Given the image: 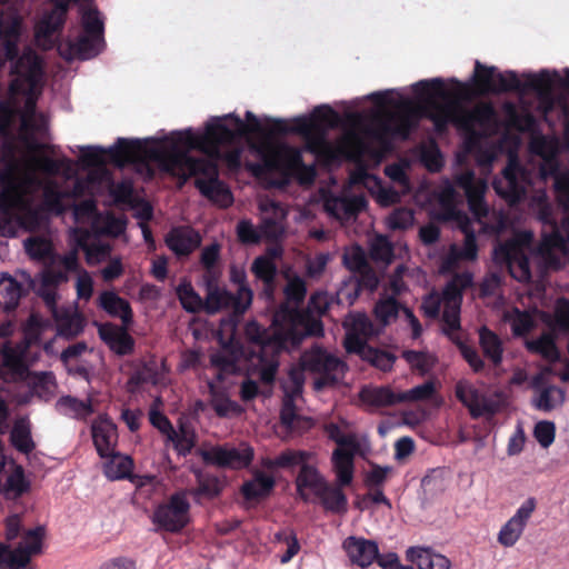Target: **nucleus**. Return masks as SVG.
Instances as JSON below:
<instances>
[{"mask_svg": "<svg viewBox=\"0 0 569 569\" xmlns=\"http://www.w3.org/2000/svg\"><path fill=\"white\" fill-rule=\"evenodd\" d=\"M327 437L338 445V448L358 451L359 442L353 433L346 435L335 422H329L323 427Z\"/></svg>", "mask_w": 569, "mask_h": 569, "instance_id": "bf43d9fd", "label": "nucleus"}, {"mask_svg": "<svg viewBox=\"0 0 569 569\" xmlns=\"http://www.w3.org/2000/svg\"><path fill=\"white\" fill-rule=\"evenodd\" d=\"M200 233L189 226L173 227L166 236L167 247L177 257H188L201 244Z\"/></svg>", "mask_w": 569, "mask_h": 569, "instance_id": "393cba45", "label": "nucleus"}, {"mask_svg": "<svg viewBox=\"0 0 569 569\" xmlns=\"http://www.w3.org/2000/svg\"><path fill=\"white\" fill-rule=\"evenodd\" d=\"M26 252L31 259L44 261L53 256V247L51 240L44 237H30L24 241Z\"/></svg>", "mask_w": 569, "mask_h": 569, "instance_id": "5fc2aeb1", "label": "nucleus"}, {"mask_svg": "<svg viewBox=\"0 0 569 569\" xmlns=\"http://www.w3.org/2000/svg\"><path fill=\"white\" fill-rule=\"evenodd\" d=\"M315 457L316 455L312 451L287 449L276 456V465H278V469L299 467L300 470L303 463L311 461Z\"/></svg>", "mask_w": 569, "mask_h": 569, "instance_id": "3c124183", "label": "nucleus"}, {"mask_svg": "<svg viewBox=\"0 0 569 569\" xmlns=\"http://www.w3.org/2000/svg\"><path fill=\"white\" fill-rule=\"evenodd\" d=\"M230 280L238 286V290L233 295L238 298V301L241 302V305H239V311L246 312L251 306L253 298V292L247 283L246 272L232 268L230 271Z\"/></svg>", "mask_w": 569, "mask_h": 569, "instance_id": "603ef678", "label": "nucleus"}, {"mask_svg": "<svg viewBox=\"0 0 569 569\" xmlns=\"http://www.w3.org/2000/svg\"><path fill=\"white\" fill-rule=\"evenodd\" d=\"M48 222V218L40 207H31L24 200L21 209L17 212L12 226L13 237L17 236L19 229L26 231H37Z\"/></svg>", "mask_w": 569, "mask_h": 569, "instance_id": "58836bf2", "label": "nucleus"}, {"mask_svg": "<svg viewBox=\"0 0 569 569\" xmlns=\"http://www.w3.org/2000/svg\"><path fill=\"white\" fill-rule=\"evenodd\" d=\"M22 18L14 9L0 11V41L7 60H14L19 54L18 42L21 36Z\"/></svg>", "mask_w": 569, "mask_h": 569, "instance_id": "aec40b11", "label": "nucleus"}, {"mask_svg": "<svg viewBox=\"0 0 569 569\" xmlns=\"http://www.w3.org/2000/svg\"><path fill=\"white\" fill-rule=\"evenodd\" d=\"M197 488L190 491L197 502H199L201 498L213 499L218 497L223 489L220 479L213 475H200L197 478Z\"/></svg>", "mask_w": 569, "mask_h": 569, "instance_id": "de8ad7c7", "label": "nucleus"}, {"mask_svg": "<svg viewBox=\"0 0 569 569\" xmlns=\"http://www.w3.org/2000/svg\"><path fill=\"white\" fill-rule=\"evenodd\" d=\"M117 437V428L112 422L100 421L92 425L93 443L101 458L113 455Z\"/></svg>", "mask_w": 569, "mask_h": 569, "instance_id": "e433bc0d", "label": "nucleus"}, {"mask_svg": "<svg viewBox=\"0 0 569 569\" xmlns=\"http://www.w3.org/2000/svg\"><path fill=\"white\" fill-rule=\"evenodd\" d=\"M360 401L370 409L393 407L399 401V392H395L389 386H363L359 391Z\"/></svg>", "mask_w": 569, "mask_h": 569, "instance_id": "7c9ffc66", "label": "nucleus"}, {"mask_svg": "<svg viewBox=\"0 0 569 569\" xmlns=\"http://www.w3.org/2000/svg\"><path fill=\"white\" fill-rule=\"evenodd\" d=\"M169 367L166 363V358H148L143 365L137 369L128 380L130 391H134L142 383L164 385Z\"/></svg>", "mask_w": 569, "mask_h": 569, "instance_id": "4be33fe9", "label": "nucleus"}, {"mask_svg": "<svg viewBox=\"0 0 569 569\" xmlns=\"http://www.w3.org/2000/svg\"><path fill=\"white\" fill-rule=\"evenodd\" d=\"M315 498L327 513L342 516L348 512L349 501L342 486L328 482Z\"/></svg>", "mask_w": 569, "mask_h": 569, "instance_id": "c85d7f7f", "label": "nucleus"}, {"mask_svg": "<svg viewBox=\"0 0 569 569\" xmlns=\"http://www.w3.org/2000/svg\"><path fill=\"white\" fill-rule=\"evenodd\" d=\"M436 395V386L432 380H427L421 385L415 386L409 390L399 392V401L402 402H417L430 400Z\"/></svg>", "mask_w": 569, "mask_h": 569, "instance_id": "e2e57ef3", "label": "nucleus"}, {"mask_svg": "<svg viewBox=\"0 0 569 569\" xmlns=\"http://www.w3.org/2000/svg\"><path fill=\"white\" fill-rule=\"evenodd\" d=\"M69 196L70 193L60 191L53 186H47L43 189L42 202L39 207L44 213L48 212L54 216H61L67 209L63 199Z\"/></svg>", "mask_w": 569, "mask_h": 569, "instance_id": "09e8293b", "label": "nucleus"}, {"mask_svg": "<svg viewBox=\"0 0 569 569\" xmlns=\"http://www.w3.org/2000/svg\"><path fill=\"white\" fill-rule=\"evenodd\" d=\"M342 548L351 563L361 568L369 567L379 556L378 543L363 537H347L342 542Z\"/></svg>", "mask_w": 569, "mask_h": 569, "instance_id": "b1692460", "label": "nucleus"}, {"mask_svg": "<svg viewBox=\"0 0 569 569\" xmlns=\"http://www.w3.org/2000/svg\"><path fill=\"white\" fill-rule=\"evenodd\" d=\"M528 182V172L517 159H509L502 170V177L492 182L496 193L501 197L509 206H516L526 196V184Z\"/></svg>", "mask_w": 569, "mask_h": 569, "instance_id": "4468645a", "label": "nucleus"}, {"mask_svg": "<svg viewBox=\"0 0 569 569\" xmlns=\"http://www.w3.org/2000/svg\"><path fill=\"white\" fill-rule=\"evenodd\" d=\"M246 120L237 114L211 118L201 134L191 129L181 131V141L189 148H197L208 157L221 158V146H229L238 139L256 133L266 137V128L251 111L246 112Z\"/></svg>", "mask_w": 569, "mask_h": 569, "instance_id": "39448f33", "label": "nucleus"}, {"mask_svg": "<svg viewBox=\"0 0 569 569\" xmlns=\"http://www.w3.org/2000/svg\"><path fill=\"white\" fill-rule=\"evenodd\" d=\"M328 482L317 466L310 461L301 466L295 480L297 493L305 502L310 501V493L315 497Z\"/></svg>", "mask_w": 569, "mask_h": 569, "instance_id": "a878e982", "label": "nucleus"}, {"mask_svg": "<svg viewBox=\"0 0 569 569\" xmlns=\"http://www.w3.org/2000/svg\"><path fill=\"white\" fill-rule=\"evenodd\" d=\"M315 368L320 372L313 381V389L320 391L327 387H335L342 382L348 370L343 358H311Z\"/></svg>", "mask_w": 569, "mask_h": 569, "instance_id": "5701e85b", "label": "nucleus"}, {"mask_svg": "<svg viewBox=\"0 0 569 569\" xmlns=\"http://www.w3.org/2000/svg\"><path fill=\"white\" fill-rule=\"evenodd\" d=\"M162 142L163 149L149 150L151 161L183 181L190 177L201 176L194 180V187L201 196L221 209L233 204L234 199L230 188L219 179L217 164L219 158L204 159L189 156V151L197 148H189L181 141V131L172 132L170 137L163 138Z\"/></svg>", "mask_w": 569, "mask_h": 569, "instance_id": "f257e3e1", "label": "nucleus"}, {"mask_svg": "<svg viewBox=\"0 0 569 569\" xmlns=\"http://www.w3.org/2000/svg\"><path fill=\"white\" fill-rule=\"evenodd\" d=\"M476 373H482L488 378H496L501 373L503 358H465Z\"/></svg>", "mask_w": 569, "mask_h": 569, "instance_id": "69168bd1", "label": "nucleus"}, {"mask_svg": "<svg viewBox=\"0 0 569 569\" xmlns=\"http://www.w3.org/2000/svg\"><path fill=\"white\" fill-rule=\"evenodd\" d=\"M176 293L186 311L191 313L204 311V301L199 293L196 292L190 281L184 280L180 282L176 289Z\"/></svg>", "mask_w": 569, "mask_h": 569, "instance_id": "49530a36", "label": "nucleus"}, {"mask_svg": "<svg viewBox=\"0 0 569 569\" xmlns=\"http://www.w3.org/2000/svg\"><path fill=\"white\" fill-rule=\"evenodd\" d=\"M51 316L57 327L54 338L42 340L48 323L40 315L31 313L19 337L2 343L0 356H39V350L53 355L56 343L77 337L84 328L83 317L71 307H62Z\"/></svg>", "mask_w": 569, "mask_h": 569, "instance_id": "20e7f679", "label": "nucleus"}, {"mask_svg": "<svg viewBox=\"0 0 569 569\" xmlns=\"http://www.w3.org/2000/svg\"><path fill=\"white\" fill-rule=\"evenodd\" d=\"M187 496V491H177L167 502L154 508L151 515V521L156 526L154 531L178 533L187 527L191 507Z\"/></svg>", "mask_w": 569, "mask_h": 569, "instance_id": "f8f14e48", "label": "nucleus"}, {"mask_svg": "<svg viewBox=\"0 0 569 569\" xmlns=\"http://www.w3.org/2000/svg\"><path fill=\"white\" fill-rule=\"evenodd\" d=\"M526 82H521L517 72L508 70L499 72L493 66H483L480 61L475 63L472 81L480 93H501V92H527L536 91L540 94L550 92L552 89V79L547 70L539 73L523 74Z\"/></svg>", "mask_w": 569, "mask_h": 569, "instance_id": "423d86ee", "label": "nucleus"}, {"mask_svg": "<svg viewBox=\"0 0 569 569\" xmlns=\"http://www.w3.org/2000/svg\"><path fill=\"white\" fill-rule=\"evenodd\" d=\"M283 293L286 298L283 303L291 308H299L305 302L307 296V283L301 277L293 276L288 279Z\"/></svg>", "mask_w": 569, "mask_h": 569, "instance_id": "864d4df0", "label": "nucleus"}, {"mask_svg": "<svg viewBox=\"0 0 569 569\" xmlns=\"http://www.w3.org/2000/svg\"><path fill=\"white\" fill-rule=\"evenodd\" d=\"M379 284V278L372 267L369 264L363 270L350 276L345 280L337 292L338 301L340 303L347 302L349 306L353 305L360 296L362 290L373 292Z\"/></svg>", "mask_w": 569, "mask_h": 569, "instance_id": "a211bd4d", "label": "nucleus"}, {"mask_svg": "<svg viewBox=\"0 0 569 569\" xmlns=\"http://www.w3.org/2000/svg\"><path fill=\"white\" fill-rule=\"evenodd\" d=\"M104 39L93 36L80 34L76 40H68L59 46L60 56L67 61L73 59L89 60L97 57L104 48Z\"/></svg>", "mask_w": 569, "mask_h": 569, "instance_id": "412c9836", "label": "nucleus"}, {"mask_svg": "<svg viewBox=\"0 0 569 569\" xmlns=\"http://www.w3.org/2000/svg\"><path fill=\"white\" fill-rule=\"evenodd\" d=\"M24 192L0 189V236L13 238V221L21 209Z\"/></svg>", "mask_w": 569, "mask_h": 569, "instance_id": "bb28decb", "label": "nucleus"}, {"mask_svg": "<svg viewBox=\"0 0 569 569\" xmlns=\"http://www.w3.org/2000/svg\"><path fill=\"white\" fill-rule=\"evenodd\" d=\"M56 410L74 419H84L93 412L90 399L80 400L72 396L60 397L56 402Z\"/></svg>", "mask_w": 569, "mask_h": 569, "instance_id": "37998d69", "label": "nucleus"}, {"mask_svg": "<svg viewBox=\"0 0 569 569\" xmlns=\"http://www.w3.org/2000/svg\"><path fill=\"white\" fill-rule=\"evenodd\" d=\"M252 274L262 282L261 296L272 301L277 287L278 268L276 262L269 261L266 258H256L250 268Z\"/></svg>", "mask_w": 569, "mask_h": 569, "instance_id": "72a5a7b5", "label": "nucleus"}, {"mask_svg": "<svg viewBox=\"0 0 569 569\" xmlns=\"http://www.w3.org/2000/svg\"><path fill=\"white\" fill-rule=\"evenodd\" d=\"M163 149V142L154 139L118 138L108 149L101 147H84L81 149L80 160L86 167H98L106 163V156L117 167L128 163H138L151 160L149 150Z\"/></svg>", "mask_w": 569, "mask_h": 569, "instance_id": "0eeeda50", "label": "nucleus"}, {"mask_svg": "<svg viewBox=\"0 0 569 569\" xmlns=\"http://www.w3.org/2000/svg\"><path fill=\"white\" fill-rule=\"evenodd\" d=\"M44 536L46 528L42 525L23 531L21 536V541L16 547L18 556L21 557V566L30 568L29 562L31 560V557L42 551Z\"/></svg>", "mask_w": 569, "mask_h": 569, "instance_id": "f704fd0d", "label": "nucleus"}, {"mask_svg": "<svg viewBox=\"0 0 569 569\" xmlns=\"http://www.w3.org/2000/svg\"><path fill=\"white\" fill-rule=\"evenodd\" d=\"M530 388L533 391L530 405L538 411L551 412L561 408L566 401V390L549 383L545 372H539L531 378Z\"/></svg>", "mask_w": 569, "mask_h": 569, "instance_id": "f3484780", "label": "nucleus"}, {"mask_svg": "<svg viewBox=\"0 0 569 569\" xmlns=\"http://www.w3.org/2000/svg\"><path fill=\"white\" fill-rule=\"evenodd\" d=\"M369 254L373 261L389 263L393 259V244L387 236H376L369 247Z\"/></svg>", "mask_w": 569, "mask_h": 569, "instance_id": "13d9d810", "label": "nucleus"}, {"mask_svg": "<svg viewBox=\"0 0 569 569\" xmlns=\"http://www.w3.org/2000/svg\"><path fill=\"white\" fill-rule=\"evenodd\" d=\"M531 239V233H522L497 244L492 252L493 262L500 267L505 266L509 274L520 282L531 279L530 261L525 249Z\"/></svg>", "mask_w": 569, "mask_h": 569, "instance_id": "9b49d317", "label": "nucleus"}, {"mask_svg": "<svg viewBox=\"0 0 569 569\" xmlns=\"http://www.w3.org/2000/svg\"><path fill=\"white\" fill-rule=\"evenodd\" d=\"M251 148L259 154L261 162L248 163L247 168L253 176L260 177L270 172H279L290 178L303 160L301 150L287 143L277 147L267 142L252 143Z\"/></svg>", "mask_w": 569, "mask_h": 569, "instance_id": "9d476101", "label": "nucleus"}, {"mask_svg": "<svg viewBox=\"0 0 569 569\" xmlns=\"http://www.w3.org/2000/svg\"><path fill=\"white\" fill-rule=\"evenodd\" d=\"M451 81L457 87L455 92H450L446 88L441 78L420 80L412 86V92L420 102V112L432 121L436 132H445L450 122H455L466 130L472 129L476 123L488 127L495 122L496 111L490 103L483 102L471 110H460L456 103L450 102L452 98L462 100L469 97L467 84L457 79Z\"/></svg>", "mask_w": 569, "mask_h": 569, "instance_id": "f03ea898", "label": "nucleus"}, {"mask_svg": "<svg viewBox=\"0 0 569 569\" xmlns=\"http://www.w3.org/2000/svg\"><path fill=\"white\" fill-rule=\"evenodd\" d=\"M111 459L104 466V475L110 480H119L128 478L131 473L132 461L127 456L116 455L109 456Z\"/></svg>", "mask_w": 569, "mask_h": 569, "instance_id": "6e6d98bb", "label": "nucleus"}, {"mask_svg": "<svg viewBox=\"0 0 569 569\" xmlns=\"http://www.w3.org/2000/svg\"><path fill=\"white\" fill-rule=\"evenodd\" d=\"M37 98L29 94L24 101L23 111L20 112L21 129L28 133L40 132L43 129V121H36Z\"/></svg>", "mask_w": 569, "mask_h": 569, "instance_id": "4d7b16f0", "label": "nucleus"}, {"mask_svg": "<svg viewBox=\"0 0 569 569\" xmlns=\"http://www.w3.org/2000/svg\"><path fill=\"white\" fill-rule=\"evenodd\" d=\"M567 242H568V240L561 233L558 226L553 227V228H551V231L549 233H545L542 236V241L540 244V252L543 256L551 259L552 251H561V252L568 251Z\"/></svg>", "mask_w": 569, "mask_h": 569, "instance_id": "680f3d73", "label": "nucleus"}, {"mask_svg": "<svg viewBox=\"0 0 569 569\" xmlns=\"http://www.w3.org/2000/svg\"><path fill=\"white\" fill-rule=\"evenodd\" d=\"M358 451L337 448L331 456L332 468L336 475V485L347 487L351 485L355 473L353 458Z\"/></svg>", "mask_w": 569, "mask_h": 569, "instance_id": "4c0bfd02", "label": "nucleus"}, {"mask_svg": "<svg viewBox=\"0 0 569 569\" xmlns=\"http://www.w3.org/2000/svg\"><path fill=\"white\" fill-rule=\"evenodd\" d=\"M28 289L9 273L0 274V306L6 311L14 310Z\"/></svg>", "mask_w": 569, "mask_h": 569, "instance_id": "ea45409f", "label": "nucleus"}, {"mask_svg": "<svg viewBox=\"0 0 569 569\" xmlns=\"http://www.w3.org/2000/svg\"><path fill=\"white\" fill-rule=\"evenodd\" d=\"M406 558L418 569H450V560L431 547L413 546L407 549Z\"/></svg>", "mask_w": 569, "mask_h": 569, "instance_id": "2f4dec72", "label": "nucleus"}, {"mask_svg": "<svg viewBox=\"0 0 569 569\" xmlns=\"http://www.w3.org/2000/svg\"><path fill=\"white\" fill-rule=\"evenodd\" d=\"M340 121L339 113L330 106L316 107L309 117L301 116L292 120L290 133L303 137L305 150L318 154L326 146V131L335 128Z\"/></svg>", "mask_w": 569, "mask_h": 569, "instance_id": "1a4fd4ad", "label": "nucleus"}, {"mask_svg": "<svg viewBox=\"0 0 569 569\" xmlns=\"http://www.w3.org/2000/svg\"><path fill=\"white\" fill-rule=\"evenodd\" d=\"M367 206L368 202L362 196L332 197L325 202L327 212L339 220L356 218Z\"/></svg>", "mask_w": 569, "mask_h": 569, "instance_id": "cd10ccee", "label": "nucleus"}, {"mask_svg": "<svg viewBox=\"0 0 569 569\" xmlns=\"http://www.w3.org/2000/svg\"><path fill=\"white\" fill-rule=\"evenodd\" d=\"M240 301L230 291L219 287H208V293L204 300V311L208 315H214L223 309H231L234 318H240L244 312L239 311Z\"/></svg>", "mask_w": 569, "mask_h": 569, "instance_id": "c756f323", "label": "nucleus"}, {"mask_svg": "<svg viewBox=\"0 0 569 569\" xmlns=\"http://www.w3.org/2000/svg\"><path fill=\"white\" fill-rule=\"evenodd\" d=\"M129 326L118 327L114 325H104L100 328L101 339L118 356H124L133 350L134 340L128 332Z\"/></svg>", "mask_w": 569, "mask_h": 569, "instance_id": "473e14b6", "label": "nucleus"}, {"mask_svg": "<svg viewBox=\"0 0 569 569\" xmlns=\"http://www.w3.org/2000/svg\"><path fill=\"white\" fill-rule=\"evenodd\" d=\"M556 330L542 332L540 337L527 343L529 351L537 352L540 356H561L556 346Z\"/></svg>", "mask_w": 569, "mask_h": 569, "instance_id": "052dcab7", "label": "nucleus"}, {"mask_svg": "<svg viewBox=\"0 0 569 569\" xmlns=\"http://www.w3.org/2000/svg\"><path fill=\"white\" fill-rule=\"evenodd\" d=\"M537 506L536 499L530 497L526 499L516 513L501 527L498 541L503 547H512L521 537L528 520Z\"/></svg>", "mask_w": 569, "mask_h": 569, "instance_id": "6ab92c4d", "label": "nucleus"}, {"mask_svg": "<svg viewBox=\"0 0 569 569\" xmlns=\"http://www.w3.org/2000/svg\"><path fill=\"white\" fill-rule=\"evenodd\" d=\"M253 449L248 445H241L240 447L217 445L200 452L204 463L230 469L248 467L253 459Z\"/></svg>", "mask_w": 569, "mask_h": 569, "instance_id": "2eb2a0df", "label": "nucleus"}, {"mask_svg": "<svg viewBox=\"0 0 569 569\" xmlns=\"http://www.w3.org/2000/svg\"><path fill=\"white\" fill-rule=\"evenodd\" d=\"M244 335L250 343L260 349L259 353L248 356H279L282 351L299 347L306 337L322 336L323 326L308 311L281 303L273 315L271 328L266 329L250 321L244 327Z\"/></svg>", "mask_w": 569, "mask_h": 569, "instance_id": "7ed1b4c3", "label": "nucleus"}, {"mask_svg": "<svg viewBox=\"0 0 569 569\" xmlns=\"http://www.w3.org/2000/svg\"><path fill=\"white\" fill-rule=\"evenodd\" d=\"M346 330L345 348L349 353L361 356L368 342L379 336L380 329L362 312H349L342 322Z\"/></svg>", "mask_w": 569, "mask_h": 569, "instance_id": "ddd939ff", "label": "nucleus"}, {"mask_svg": "<svg viewBox=\"0 0 569 569\" xmlns=\"http://www.w3.org/2000/svg\"><path fill=\"white\" fill-rule=\"evenodd\" d=\"M455 395L473 419L492 417L500 410L498 400L485 395L467 380H459L456 383Z\"/></svg>", "mask_w": 569, "mask_h": 569, "instance_id": "dca6fc26", "label": "nucleus"}, {"mask_svg": "<svg viewBox=\"0 0 569 569\" xmlns=\"http://www.w3.org/2000/svg\"><path fill=\"white\" fill-rule=\"evenodd\" d=\"M548 325L552 330L569 333V299L557 300L553 318Z\"/></svg>", "mask_w": 569, "mask_h": 569, "instance_id": "774afa93", "label": "nucleus"}, {"mask_svg": "<svg viewBox=\"0 0 569 569\" xmlns=\"http://www.w3.org/2000/svg\"><path fill=\"white\" fill-rule=\"evenodd\" d=\"M276 486V480L262 471H256L250 480L242 483L240 492L247 501L267 499Z\"/></svg>", "mask_w": 569, "mask_h": 569, "instance_id": "c9c22d12", "label": "nucleus"}, {"mask_svg": "<svg viewBox=\"0 0 569 569\" xmlns=\"http://www.w3.org/2000/svg\"><path fill=\"white\" fill-rule=\"evenodd\" d=\"M10 442L14 449L24 455L34 450L36 443L31 436V426L28 418H20L14 422L10 431Z\"/></svg>", "mask_w": 569, "mask_h": 569, "instance_id": "c03bdc74", "label": "nucleus"}, {"mask_svg": "<svg viewBox=\"0 0 569 569\" xmlns=\"http://www.w3.org/2000/svg\"><path fill=\"white\" fill-rule=\"evenodd\" d=\"M81 26L84 34L104 39V24L97 8H89L82 11Z\"/></svg>", "mask_w": 569, "mask_h": 569, "instance_id": "0e129e2a", "label": "nucleus"}, {"mask_svg": "<svg viewBox=\"0 0 569 569\" xmlns=\"http://www.w3.org/2000/svg\"><path fill=\"white\" fill-rule=\"evenodd\" d=\"M99 306L111 317H119L122 325L132 323V309L130 303L113 291H104L99 297Z\"/></svg>", "mask_w": 569, "mask_h": 569, "instance_id": "a19ab883", "label": "nucleus"}, {"mask_svg": "<svg viewBox=\"0 0 569 569\" xmlns=\"http://www.w3.org/2000/svg\"><path fill=\"white\" fill-rule=\"evenodd\" d=\"M16 71L34 86L42 76L41 61L37 56L21 58L16 66Z\"/></svg>", "mask_w": 569, "mask_h": 569, "instance_id": "338daca9", "label": "nucleus"}, {"mask_svg": "<svg viewBox=\"0 0 569 569\" xmlns=\"http://www.w3.org/2000/svg\"><path fill=\"white\" fill-rule=\"evenodd\" d=\"M465 241L461 250L456 246H451L448 257L445 260L447 267L456 264L459 259L475 260L478 254V246L476 234L472 230L465 228Z\"/></svg>", "mask_w": 569, "mask_h": 569, "instance_id": "a18cd8bd", "label": "nucleus"}, {"mask_svg": "<svg viewBox=\"0 0 569 569\" xmlns=\"http://www.w3.org/2000/svg\"><path fill=\"white\" fill-rule=\"evenodd\" d=\"M31 483L24 475L21 466H14V469L7 476L6 481L0 488V492L7 499H18L29 492Z\"/></svg>", "mask_w": 569, "mask_h": 569, "instance_id": "79ce46f5", "label": "nucleus"}, {"mask_svg": "<svg viewBox=\"0 0 569 569\" xmlns=\"http://www.w3.org/2000/svg\"><path fill=\"white\" fill-rule=\"evenodd\" d=\"M28 358H0V380L3 382L27 381L31 392L43 401L51 400L57 393L56 377L50 371L32 373Z\"/></svg>", "mask_w": 569, "mask_h": 569, "instance_id": "6e6552de", "label": "nucleus"}, {"mask_svg": "<svg viewBox=\"0 0 569 569\" xmlns=\"http://www.w3.org/2000/svg\"><path fill=\"white\" fill-rule=\"evenodd\" d=\"M241 358H210V368L216 370L214 379L208 382L209 389L213 392L216 382H221L227 375H237L240 371L239 360Z\"/></svg>", "mask_w": 569, "mask_h": 569, "instance_id": "8fccbe9b", "label": "nucleus"}]
</instances>
